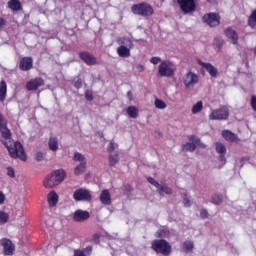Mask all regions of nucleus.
I'll use <instances>...</instances> for the list:
<instances>
[{
  "label": "nucleus",
  "mask_w": 256,
  "mask_h": 256,
  "mask_svg": "<svg viewBox=\"0 0 256 256\" xmlns=\"http://www.w3.org/2000/svg\"><path fill=\"white\" fill-rule=\"evenodd\" d=\"M6 147L10 157L12 159H21V161H27V155H25V150L23 149V144H21L18 141L8 142L7 144H4Z\"/></svg>",
  "instance_id": "obj_1"
},
{
  "label": "nucleus",
  "mask_w": 256,
  "mask_h": 256,
  "mask_svg": "<svg viewBox=\"0 0 256 256\" xmlns=\"http://www.w3.org/2000/svg\"><path fill=\"white\" fill-rule=\"evenodd\" d=\"M63 181H65V170L59 169L48 175L44 179L43 185L46 189H53V187H57Z\"/></svg>",
  "instance_id": "obj_2"
},
{
  "label": "nucleus",
  "mask_w": 256,
  "mask_h": 256,
  "mask_svg": "<svg viewBox=\"0 0 256 256\" xmlns=\"http://www.w3.org/2000/svg\"><path fill=\"white\" fill-rule=\"evenodd\" d=\"M177 68L175 64L169 60H164L158 66V75L160 77H173Z\"/></svg>",
  "instance_id": "obj_3"
},
{
  "label": "nucleus",
  "mask_w": 256,
  "mask_h": 256,
  "mask_svg": "<svg viewBox=\"0 0 256 256\" xmlns=\"http://www.w3.org/2000/svg\"><path fill=\"white\" fill-rule=\"evenodd\" d=\"M0 133H1V143L7 145L13 141L11 130L7 127V120L5 116L0 113Z\"/></svg>",
  "instance_id": "obj_4"
},
{
  "label": "nucleus",
  "mask_w": 256,
  "mask_h": 256,
  "mask_svg": "<svg viewBox=\"0 0 256 256\" xmlns=\"http://www.w3.org/2000/svg\"><path fill=\"white\" fill-rule=\"evenodd\" d=\"M131 11L134 15H140L141 17H151L154 13L153 7L148 3L133 5Z\"/></svg>",
  "instance_id": "obj_5"
},
{
  "label": "nucleus",
  "mask_w": 256,
  "mask_h": 256,
  "mask_svg": "<svg viewBox=\"0 0 256 256\" xmlns=\"http://www.w3.org/2000/svg\"><path fill=\"white\" fill-rule=\"evenodd\" d=\"M209 119L211 121H226L229 119V108L223 106L219 109H214L209 114Z\"/></svg>",
  "instance_id": "obj_6"
},
{
  "label": "nucleus",
  "mask_w": 256,
  "mask_h": 256,
  "mask_svg": "<svg viewBox=\"0 0 256 256\" xmlns=\"http://www.w3.org/2000/svg\"><path fill=\"white\" fill-rule=\"evenodd\" d=\"M152 249L156 251V253H161L162 255H169V253H171V246L165 240L153 241Z\"/></svg>",
  "instance_id": "obj_7"
},
{
  "label": "nucleus",
  "mask_w": 256,
  "mask_h": 256,
  "mask_svg": "<svg viewBox=\"0 0 256 256\" xmlns=\"http://www.w3.org/2000/svg\"><path fill=\"white\" fill-rule=\"evenodd\" d=\"M177 3L184 15H188V13H193L197 6L195 5V0H177Z\"/></svg>",
  "instance_id": "obj_8"
},
{
  "label": "nucleus",
  "mask_w": 256,
  "mask_h": 256,
  "mask_svg": "<svg viewBox=\"0 0 256 256\" xmlns=\"http://www.w3.org/2000/svg\"><path fill=\"white\" fill-rule=\"evenodd\" d=\"M147 181L150 185L156 187L159 195H171V193H173V189H171V187L159 184V182H157L153 177H148Z\"/></svg>",
  "instance_id": "obj_9"
},
{
  "label": "nucleus",
  "mask_w": 256,
  "mask_h": 256,
  "mask_svg": "<svg viewBox=\"0 0 256 256\" xmlns=\"http://www.w3.org/2000/svg\"><path fill=\"white\" fill-rule=\"evenodd\" d=\"M183 83L186 89H193V87L199 83V76L190 71L184 75Z\"/></svg>",
  "instance_id": "obj_10"
},
{
  "label": "nucleus",
  "mask_w": 256,
  "mask_h": 256,
  "mask_svg": "<svg viewBox=\"0 0 256 256\" xmlns=\"http://www.w3.org/2000/svg\"><path fill=\"white\" fill-rule=\"evenodd\" d=\"M204 23H207L209 27H217L221 23V17L217 13H208L202 18Z\"/></svg>",
  "instance_id": "obj_11"
},
{
  "label": "nucleus",
  "mask_w": 256,
  "mask_h": 256,
  "mask_svg": "<svg viewBox=\"0 0 256 256\" xmlns=\"http://www.w3.org/2000/svg\"><path fill=\"white\" fill-rule=\"evenodd\" d=\"M74 201H91V192L87 189L79 188L73 193Z\"/></svg>",
  "instance_id": "obj_12"
},
{
  "label": "nucleus",
  "mask_w": 256,
  "mask_h": 256,
  "mask_svg": "<svg viewBox=\"0 0 256 256\" xmlns=\"http://www.w3.org/2000/svg\"><path fill=\"white\" fill-rule=\"evenodd\" d=\"M215 151L217 154H219L218 161H220L222 165H225V163H227V158H225V155H227V147H225V144L216 142Z\"/></svg>",
  "instance_id": "obj_13"
},
{
  "label": "nucleus",
  "mask_w": 256,
  "mask_h": 256,
  "mask_svg": "<svg viewBox=\"0 0 256 256\" xmlns=\"http://www.w3.org/2000/svg\"><path fill=\"white\" fill-rule=\"evenodd\" d=\"M0 245L3 246V253L6 256H12L15 253V245L10 239L3 238L0 241Z\"/></svg>",
  "instance_id": "obj_14"
},
{
  "label": "nucleus",
  "mask_w": 256,
  "mask_h": 256,
  "mask_svg": "<svg viewBox=\"0 0 256 256\" xmlns=\"http://www.w3.org/2000/svg\"><path fill=\"white\" fill-rule=\"evenodd\" d=\"M43 85H45L43 78H35L27 82L26 88L28 91H37V89H39V87H43Z\"/></svg>",
  "instance_id": "obj_15"
},
{
  "label": "nucleus",
  "mask_w": 256,
  "mask_h": 256,
  "mask_svg": "<svg viewBox=\"0 0 256 256\" xmlns=\"http://www.w3.org/2000/svg\"><path fill=\"white\" fill-rule=\"evenodd\" d=\"M198 65L205 69L209 73L210 77H217V68H215L211 63H205L198 60Z\"/></svg>",
  "instance_id": "obj_16"
},
{
  "label": "nucleus",
  "mask_w": 256,
  "mask_h": 256,
  "mask_svg": "<svg viewBox=\"0 0 256 256\" xmlns=\"http://www.w3.org/2000/svg\"><path fill=\"white\" fill-rule=\"evenodd\" d=\"M80 58L86 65H97V58L91 55L89 52H81Z\"/></svg>",
  "instance_id": "obj_17"
},
{
  "label": "nucleus",
  "mask_w": 256,
  "mask_h": 256,
  "mask_svg": "<svg viewBox=\"0 0 256 256\" xmlns=\"http://www.w3.org/2000/svg\"><path fill=\"white\" fill-rule=\"evenodd\" d=\"M21 71H29V69H33V58L24 57L20 60L19 65Z\"/></svg>",
  "instance_id": "obj_18"
},
{
  "label": "nucleus",
  "mask_w": 256,
  "mask_h": 256,
  "mask_svg": "<svg viewBox=\"0 0 256 256\" xmlns=\"http://www.w3.org/2000/svg\"><path fill=\"white\" fill-rule=\"evenodd\" d=\"M222 137L225 139V141H228L230 143H237V141H239V137H237V134L231 132V130H223Z\"/></svg>",
  "instance_id": "obj_19"
},
{
  "label": "nucleus",
  "mask_w": 256,
  "mask_h": 256,
  "mask_svg": "<svg viewBox=\"0 0 256 256\" xmlns=\"http://www.w3.org/2000/svg\"><path fill=\"white\" fill-rule=\"evenodd\" d=\"M89 213L87 211H83V210H76L73 216V219L77 222V223H81L82 221H87V219H89Z\"/></svg>",
  "instance_id": "obj_20"
},
{
  "label": "nucleus",
  "mask_w": 256,
  "mask_h": 256,
  "mask_svg": "<svg viewBox=\"0 0 256 256\" xmlns=\"http://www.w3.org/2000/svg\"><path fill=\"white\" fill-rule=\"evenodd\" d=\"M100 201L102 205H111V193L107 189L102 190Z\"/></svg>",
  "instance_id": "obj_21"
},
{
  "label": "nucleus",
  "mask_w": 256,
  "mask_h": 256,
  "mask_svg": "<svg viewBox=\"0 0 256 256\" xmlns=\"http://www.w3.org/2000/svg\"><path fill=\"white\" fill-rule=\"evenodd\" d=\"M48 204H49V207H56L57 206V203H59V195L56 194L55 191H51L49 194H48Z\"/></svg>",
  "instance_id": "obj_22"
},
{
  "label": "nucleus",
  "mask_w": 256,
  "mask_h": 256,
  "mask_svg": "<svg viewBox=\"0 0 256 256\" xmlns=\"http://www.w3.org/2000/svg\"><path fill=\"white\" fill-rule=\"evenodd\" d=\"M225 35L228 39L232 40L233 45H237V41L239 40V36L237 32L231 28L225 30Z\"/></svg>",
  "instance_id": "obj_23"
},
{
  "label": "nucleus",
  "mask_w": 256,
  "mask_h": 256,
  "mask_svg": "<svg viewBox=\"0 0 256 256\" xmlns=\"http://www.w3.org/2000/svg\"><path fill=\"white\" fill-rule=\"evenodd\" d=\"M7 99V82L2 80L0 82V103H4Z\"/></svg>",
  "instance_id": "obj_24"
},
{
  "label": "nucleus",
  "mask_w": 256,
  "mask_h": 256,
  "mask_svg": "<svg viewBox=\"0 0 256 256\" xmlns=\"http://www.w3.org/2000/svg\"><path fill=\"white\" fill-rule=\"evenodd\" d=\"M117 43L120 47L133 48V41H131V38L129 37H120L118 38Z\"/></svg>",
  "instance_id": "obj_25"
},
{
  "label": "nucleus",
  "mask_w": 256,
  "mask_h": 256,
  "mask_svg": "<svg viewBox=\"0 0 256 256\" xmlns=\"http://www.w3.org/2000/svg\"><path fill=\"white\" fill-rule=\"evenodd\" d=\"M131 49L127 46H119L117 48V53L119 57H131Z\"/></svg>",
  "instance_id": "obj_26"
},
{
  "label": "nucleus",
  "mask_w": 256,
  "mask_h": 256,
  "mask_svg": "<svg viewBox=\"0 0 256 256\" xmlns=\"http://www.w3.org/2000/svg\"><path fill=\"white\" fill-rule=\"evenodd\" d=\"M7 5L11 11H21L22 9L21 1L19 0H9Z\"/></svg>",
  "instance_id": "obj_27"
},
{
  "label": "nucleus",
  "mask_w": 256,
  "mask_h": 256,
  "mask_svg": "<svg viewBox=\"0 0 256 256\" xmlns=\"http://www.w3.org/2000/svg\"><path fill=\"white\" fill-rule=\"evenodd\" d=\"M126 113L131 119H137L139 116V109H137L135 106H129L126 109Z\"/></svg>",
  "instance_id": "obj_28"
},
{
  "label": "nucleus",
  "mask_w": 256,
  "mask_h": 256,
  "mask_svg": "<svg viewBox=\"0 0 256 256\" xmlns=\"http://www.w3.org/2000/svg\"><path fill=\"white\" fill-rule=\"evenodd\" d=\"M48 146L50 151H58L59 149V140L56 137H50L48 141Z\"/></svg>",
  "instance_id": "obj_29"
},
{
  "label": "nucleus",
  "mask_w": 256,
  "mask_h": 256,
  "mask_svg": "<svg viewBox=\"0 0 256 256\" xmlns=\"http://www.w3.org/2000/svg\"><path fill=\"white\" fill-rule=\"evenodd\" d=\"M85 171H87V164L80 163L74 168V175H76V177H79V175H83Z\"/></svg>",
  "instance_id": "obj_30"
},
{
  "label": "nucleus",
  "mask_w": 256,
  "mask_h": 256,
  "mask_svg": "<svg viewBox=\"0 0 256 256\" xmlns=\"http://www.w3.org/2000/svg\"><path fill=\"white\" fill-rule=\"evenodd\" d=\"M195 247V244H193V241L191 240H186L183 243V251H185V253H191V251H193Z\"/></svg>",
  "instance_id": "obj_31"
},
{
  "label": "nucleus",
  "mask_w": 256,
  "mask_h": 256,
  "mask_svg": "<svg viewBox=\"0 0 256 256\" xmlns=\"http://www.w3.org/2000/svg\"><path fill=\"white\" fill-rule=\"evenodd\" d=\"M183 151H190V153H193L195 149H197L195 141L188 142L182 146Z\"/></svg>",
  "instance_id": "obj_32"
},
{
  "label": "nucleus",
  "mask_w": 256,
  "mask_h": 256,
  "mask_svg": "<svg viewBox=\"0 0 256 256\" xmlns=\"http://www.w3.org/2000/svg\"><path fill=\"white\" fill-rule=\"evenodd\" d=\"M201 111H203V101H198L193 105L192 113L193 115H197V113H201Z\"/></svg>",
  "instance_id": "obj_33"
},
{
  "label": "nucleus",
  "mask_w": 256,
  "mask_h": 256,
  "mask_svg": "<svg viewBox=\"0 0 256 256\" xmlns=\"http://www.w3.org/2000/svg\"><path fill=\"white\" fill-rule=\"evenodd\" d=\"M73 161H78V163L87 164V159L85 156L79 152H75L73 156Z\"/></svg>",
  "instance_id": "obj_34"
},
{
  "label": "nucleus",
  "mask_w": 256,
  "mask_h": 256,
  "mask_svg": "<svg viewBox=\"0 0 256 256\" xmlns=\"http://www.w3.org/2000/svg\"><path fill=\"white\" fill-rule=\"evenodd\" d=\"M87 251H89V252L93 251V247L88 246L84 250H74V256H87L85 254V253H87Z\"/></svg>",
  "instance_id": "obj_35"
},
{
  "label": "nucleus",
  "mask_w": 256,
  "mask_h": 256,
  "mask_svg": "<svg viewBox=\"0 0 256 256\" xmlns=\"http://www.w3.org/2000/svg\"><path fill=\"white\" fill-rule=\"evenodd\" d=\"M109 163L111 167H115L119 163V154L110 155Z\"/></svg>",
  "instance_id": "obj_36"
},
{
  "label": "nucleus",
  "mask_w": 256,
  "mask_h": 256,
  "mask_svg": "<svg viewBox=\"0 0 256 256\" xmlns=\"http://www.w3.org/2000/svg\"><path fill=\"white\" fill-rule=\"evenodd\" d=\"M248 25L250 27H256V9L252 11V14L250 15L248 19Z\"/></svg>",
  "instance_id": "obj_37"
},
{
  "label": "nucleus",
  "mask_w": 256,
  "mask_h": 256,
  "mask_svg": "<svg viewBox=\"0 0 256 256\" xmlns=\"http://www.w3.org/2000/svg\"><path fill=\"white\" fill-rule=\"evenodd\" d=\"M189 141H194L196 146L201 147L202 149H205L207 147L205 144L201 143V140L199 138L194 135L189 137Z\"/></svg>",
  "instance_id": "obj_38"
},
{
  "label": "nucleus",
  "mask_w": 256,
  "mask_h": 256,
  "mask_svg": "<svg viewBox=\"0 0 256 256\" xmlns=\"http://www.w3.org/2000/svg\"><path fill=\"white\" fill-rule=\"evenodd\" d=\"M9 221V214L0 211V225H5Z\"/></svg>",
  "instance_id": "obj_39"
},
{
  "label": "nucleus",
  "mask_w": 256,
  "mask_h": 256,
  "mask_svg": "<svg viewBox=\"0 0 256 256\" xmlns=\"http://www.w3.org/2000/svg\"><path fill=\"white\" fill-rule=\"evenodd\" d=\"M155 107L156 109H165L167 107V104L161 99H156L155 100Z\"/></svg>",
  "instance_id": "obj_40"
},
{
  "label": "nucleus",
  "mask_w": 256,
  "mask_h": 256,
  "mask_svg": "<svg viewBox=\"0 0 256 256\" xmlns=\"http://www.w3.org/2000/svg\"><path fill=\"white\" fill-rule=\"evenodd\" d=\"M222 201H223V198L219 194H214L212 196V203H214V205H220Z\"/></svg>",
  "instance_id": "obj_41"
},
{
  "label": "nucleus",
  "mask_w": 256,
  "mask_h": 256,
  "mask_svg": "<svg viewBox=\"0 0 256 256\" xmlns=\"http://www.w3.org/2000/svg\"><path fill=\"white\" fill-rule=\"evenodd\" d=\"M169 232L167 230H158L156 232V237H167Z\"/></svg>",
  "instance_id": "obj_42"
},
{
  "label": "nucleus",
  "mask_w": 256,
  "mask_h": 256,
  "mask_svg": "<svg viewBox=\"0 0 256 256\" xmlns=\"http://www.w3.org/2000/svg\"><path fill=\"white\" fill-rule=\"evenodd\" d=\"M150 63H152V65H159V63H162L161 57H152Z\"/></svg>",
  "instance_id": "obj_43"
},
{
  "label": "nucleus",
  "mask_w": 256,
  "mask_h": 256,
  "mask_svg": "<svg viewBox=\"0 0 256 256\" xmlns=\"http://www.w3.org/2000/svg\"><path fill=\"white\" fill-rule=\"evenodd\" d=\"M7 175H8V177H11L12 179H14V177H15V170L12 167H8L7 168Z\"/></svg>",
  "instance_id": "obj_44"
},
{
  "label": "nucleus",
  "mask_w": 256,
  "mask_h": 256,
  "mask_svg": "<svg viewBox=\"0 0 256 256\" xmlns=\"http://www.w3.org/2000/svg\"><path fill=\"white\" fill-rule=\"evenodd\" d=\"M214 45L217 47V49H221L223 47V41L221 39H215Z\"/></svg>",
  "instance_id": "obj_45"
},
{
  "label": "nucleus",
  "mask_w": 256,
  "mask_h": 256,
  "mask_svg": "<svg viewBox=\"0 0 256 256\" xmlns=\"http://www.w3.org/2000/svg\"><path fill=\"white\" fill-rule=\"evenodd\" d=\"M200 217H201V219H207V217H209V212H207L206 209H202L200 211Z\"/></svg>",
  "instance_id": "obj_46"
},
{
  "label": "nucleus",
  "mask_w": 256,
  "mask_h": 256,
  "mask_svg": "<svg viewBox=\"0 0 256 256\" xmlns=\"http://www.w3.org/2000/svg\"><path fill=\"white\" fill-rule=\"evenodd\" d=\"M107 151H108V153H113V151H115V143L110 142L107 147Z\"/></svg>",
  "instance_id": "obj_47"
},
{
  "label": "nucleus",
  "mask_w": 256,
  "mask_h": 256,
  "mask_svg": "<svg viewBox=\"0 0 256 256\" xmlns=\"http://www.w3.org/2000/svg\"><path fill=\"white\" fill-rule=\"evenodd\" d=\"M74 87L76 89H81V87H83V82L81 81V79H78L75 83H74Z\"/></svg>",
  "instance_id": "obj_48"
},
{
  "label": "nucleus",
  "mask_w": 256,
  "mask_h": 256,
  "mask_svg": "<svg viewBox=\"0 0 256 256\" xmlns=\"http://www.w3.org/2000/svg\"><path fill=\"white\" fill-rule=\"evenodd\" d=\"M183 205H184V207H191V201L189 200V198L184 197Z\"/></svg>",
  "instance_id": "obj_49"
},
{
  "label": "nucleus",
  "mask_w": 256,
  "mask_h": 256,
  "mask_svg": "<svg viewBox=\"0 0 256 256\" xmlns=\"http://www.w3.org/2000/svg\"><path fill=\"white\" fill-rule=\"evenodd\" d=\"M251 106L254 111H256V96H252L251 98Z\"/></svg>",
  "instance_id": "obj_50"
},
{
  "label": "nucleus",
  "mask_w": 256,
  "mask_h": 256,
  "mask_svg": "<svg viewBox=\"0 0 256 256\" xmlns=\"http://www.w3.org/2000/svg\"><path fill=\"white\" fill-rule=\"evenodd\" d=\"M35 157H36V161H43V153L42 152H37Z\"/></svg>",
  "instance_id": "obj_51"
},
{
  "label": "nucleus",
  "mask_w": 256,
  "mask_h": 256,
  "mask_svg": "<svg viewBox=\"0 0 256 256\" xmlns=\"http://www.w3.org/2000/svg\"><path fill=\"white\" fill-rule=\"evenodd\" d=\"M85 97L87 101H93V94L91 92H86Z\"/></svg>",
  "instance_id": "obj_52"
},
{
  "label": "nucleus",
  "mask_w": 256,
  "mask_h": 256,
  "mask_svg": "<svg viewBox=\"0 0 256 256\" xmlns=\"http://www.w3.org/2000/svg\"><path fill=\"white\" fill-rule=\"evenodd\" d=\"M3 203H5V194L0 191V205H3Z\"/></svg>",
  "instance_id": "obj_53"
},
{
  "label": "nucleus",
  "mask_w": 256,
  "mask_h": 256,
  "mask_svg": "<svg viewBox=\"0 0 256 256\" xmlns=\"http://www.w3.org/2000/svg\"><path fill=\"white\" fill-rule=\"evenodd\" d=\"M136 69L140 72V73H143V71H145V66L139 64L136 66Z\"/></svg>",
  "instance_id": "obj_54"
},
{
  "label": "nucleus",
  "mask_w": 256,
  "mask_h": 256,
  "mask_svg": "<svg viewBox=\"0 0 256 256\" xmlns=\"http://www.w3.org/2000/svg\"><path fill=\"white\" fill-rule=\"evenodd\" d=\"M127 97H128V99H129V101H133V92L128 91V92H127Z\"/></svg>",
  "instance_id": "obj_55"
},
{
  "label": "nucleus",
  "mask_w": 256,
  "mask_h": 256,
  "mask_svg": "<svg viewBox=\"0 0 256 256\" xmlns=\"http://www.w3.org/2000/svg\"><path fill=\"white\" fill-rule=\"evenodd\" d=\"M3 25H5V19L0 18V29L3 27Z\"/></svg>",
  "instance_id": "obj_56"
}]
</instances>
